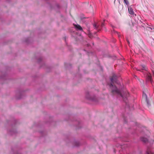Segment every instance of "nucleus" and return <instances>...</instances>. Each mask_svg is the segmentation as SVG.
I'll return each mask as SVG.
<instances>
[{
  "label": "nucleus",
  "instance_id": "1",
  "mask_svg": "<svg viewBox=\"0 0 154 154\" xmlns=\"http://www.w3.org/2000/svg\"><path fill=\"white\" fill-rule=\"evenodd\" d=\"M116 78H111L110 80L111 82V83L109 85V87L111 88L112 92H115L118 94H120L121 96L122 97L124 100H125V99H126V97H125V98H124V97L122 95V94H121V91L118 89L115 86H114L113 85V84H114V83H115L118 84H119L118 81L117 80Z\"/></svg>",
  "mask_w": 154,
  "mask_h": 154
},
{
  "label": "nucleus",
  "instance_id": "2",
  "mask_svg": "<svg viewBox=\"0 0 154 154\" xmlns=\"http://www.w3.org/2000/svg\"><path fill=\"white\" fill-rule=\"evenodd\" d=\"M146 91H143V97H145V98L146 101V102L148 106V107H149L150 106V104L149 103V100H148V99H147V95H146Z\"/></svg>",
  "mask_w": 154,
  "mask_h": 154
},
{
  "label": "nucleus",
  "instance_id": "3",
  "mask_svg": "<svg viewBox=\"0 0 154 154\" xmlns=\"http://www.w3.org/2000/svg\"><path fill=\"white\" fill-rule=\"evenodd\" d=\"M128 10L129 11V13L133 16L134 15L136 16V14H134V13L133 11V9L131 7H129L128 8Z\"/></svg>",
  "mask_w": 154,
  "mask_h": 154
},
{
  "label": "nucleus",
  "instance_id": "4",
  "mask_svg": "<svg viewBox=\"0 0 154 154\" xmlns=\"http://www.w3.org/2000/svg\"><path fill=\"white\" fill-rule=\"evenodd\" d=\"M74 26L75 28H76L78 30H82V27L79 25H76L75 24L74 25Z\"/></svg>",
  "mask_w": 154,
  "mask_h": 154
},
{
  "label": "nucleus",
  "instance_id": "5",
  "mask_svg": "<svg viewBox=\"0 0 154 154\" xmlns=\"http://www.w3.org/2000/svg\"><path fill=\"white\" fill-rule=\"evenodd\" d=\"M141 66V67L142 68L141 69L142 70H145L146 71H147L148 68L145 65H142Z\"/></svg>",
  "mask_w": 154,
  "mask_h": 154
},
{
  "label": "nucleus",
  "instance_id": "6",
  "mask_svg": "<svg viewBox=\"0 0 154 154\" xmlns=\"http://www.w3.org/2000/svg\"><path fill=\"white\" fill-rule=\"evenodd\" d=\"M141 140L144 143H146L148 141V139L144 137H141Z\"/></svg>",
  "mask_w": 154,
  "mask_h": 154
},
{
  "label": "nucleus",
  "instance_id": "7",
  "mask_svg": "<svg viewBox=\"0 0 154 154\" xmlns=\"http://www.w3.org/2000/svg\"><path fill=\"white\" fill-rule=\"evenodd\" d=\"M124 3L126 5H128L129 4V2L128 1V0H124Z\"/></svg>",
  "mask_w": 154,
  "mask_h": 154
},
{
  "label": "nucleus",
  "instance_id": "8",
  "mask_svg": "<svg viewBox=\"0 0 154 154\" xmlns=\"http://www.w3.org/2000/svg\"><path fill=\"white\" fill-rule=\"evenodd\" d=\"M93 26L95 28H97L98 27V25L96 23L93 24Z\"/></svg>",
  "mask_w": 154,
  "mask_h": 154
},
{
  "label": "nucleus",
  "instance_id": "9",
  "mask_svg": "<svg viewBox=\"0 0 154 154\" xmlns=\"http://www.w3.org/2000/svg\"><path fill=\"white\" fill-rule=\"evenodd\" d=\"M89 95V94L88 93V95H87V96H88V95ZM87 98L88 99H89L91 100H92V101H94V99L93 98H89V97H88V96H87Z\"/></svg>",
  "mask_w": 154,
  "mask_h": 154
},
{
  "label": "nucleus",
  "instance_id": "10",
  "mask_svg": "<svg viewBox=\"0 0 154 154\" xmlns=\"http://www.w3.org/2000/svg\"><path fill=\"white\" fill-rule=\"evenodd\" d=\"M146 153L147 154H149L150 153H151L152 152L150 151L149 149L147 151Z\"/></svg>",
  "mask_w": 154,
  "mask_h": 154
},
{
  "label": "nucleus",
  "instance_id": "11",
  "mask_svg": "<svg viewBox=\"0 0 154 154\" xmlns=\"http://www.w3.org/2000/svg\"><path fill=\"white\" fill-rule=\"evenodd\" d=\"M116 0H114V5L116 4ZM116 2L118 3V4H119V0H117L116 1Z\"/></svg>",
  "mask_w": 154,
  "mask_h": 154
},
{
  "label": "nucleus",
  "instance_id": "12",
  "mask_svg": "<svg viewBox=\"0 0 154 154\" xmlns=\"http://www.w3.org/2000/svg\"><path fill=\"white\" fill-rule=\"evenodd\" d=\"M112 77H117V76L116 75V74L113 73V75L112 76Z\"/></svg>",
  "mask_w": 154,
  "mask_h": 154
},
{
  "label": "nucleus",
  "instance_id": "13",
  "mask_svg": "<svg viewBox=\"0 0 154 154\" xmlns=\"http://www.w3.org/2000/svg\"><path fill=\"white\" fill-rule=\"evenodd\" d=\"M148 78V79L152 83V80H151V78Z\"/></svg>",
  "mask_w": 154,
  "mask_h": 154
},
{
  "label": "nucleus",
  "instance_id": "14",
  "mask_svg": "<svg viewBox=\"0 0 154 154\" xmlns=\"http://www.w3.org/2000/svg\"><path fill=\"white\" fill-rule=\"evenodd\" d=\"M104 26V24L103 23H102L101 24V26L103 27Z\"/></svg>",
  "mask_w": 154,
  "mask_h": 154
},
{
  "label": "nucleus",
  "instance_id": "15",
  "mask_svg": "<svg viewBox=\"0 0 154 154\" xmlns=\"http://www.w3.org/2000/svg\"><path fill=\"white\" fill-rule=\"evenodd\" d=\"M147 77H151V75H148V76Z\"/></svg>",
  "mask_w": 154,
  "mask_h": 154
},
{
  "label": "nucleus",
  "instance_id": "16",
  "mask_svg": "<svg viewBox=\"0 0 154 154\" xmlns=\"http://www.w3.org/2000/svg\"><path fill=\"white\" fill-rule=\"evenodd\" d=\"M127 42H128V44L129 43V42L128 40H127Z\"/></svg>",
  "mask_w": 154,
  "mask_h": 154
},
{
  "label": "nucleus",
  "instance_id": "17",
  "mask_svg": "<svg viewBox=\"0 0 154 154\" xmlns=\"http://www.w3.org/2000/svg\"><path fill=\"white\" fill-rule=\"evenodd\" d=\"M137 70H139V71H141V70H139V69H137Z\"/></svg>",
  "mask_w": 154,
  "mask_h": 154
}]
</instances>
